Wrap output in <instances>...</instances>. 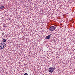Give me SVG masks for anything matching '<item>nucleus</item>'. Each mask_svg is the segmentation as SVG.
I'll list each match as a JSON object with an SVG mask.
<instances>
[{"label":"nucleus","instance_id":"1","mask_svg":"<svg viewBox=\"0 0 75 75\" xmlns=\"http://www.w3.org/2000/svg\"><path fill=\"white\" fill-rule=\"evenodd\" d=\"M0 46L1 49H3L6 47V45L4 42H2L0 44Z\"/></svg>","mask_w":75,"mask_h":75},{"label":"nucleus","instance_id":"2","mask_svg":"<svg viewBox=\"0 0 75 75\" xmlns=\"http://www.w3.org/2000/svg\"><path fill=\"white\" fill-rule=\"evenodd\" d=\"M55 28H56V27H54V26H52L49 29V30L50 31L52 32L53 31L55 30Z\"/></svg>","mask_w":75,"mask_h":75},{"label":"nucleus","instance_id":"3","mask_svg":"<svg viewBox=\"0 0 75 75\" xmlns=\"http://www.w3.org/2000/svg\"><path fill=\"white\" fill-rule=\"evenodd\" d=\"M48 71L50 73H52V72L54 71V68L50 67Z\"/></svg>","mask_w":75,"mask_h":75},{"label":"nucleus","instance_id":"4","mask_svg":"<svg viewBox=\"0 0 75 75\" xmlns=\"http://www.w3.org/2000/svg\"><path fill=\"white\" fill-rule=\"evenodd\" d=\"M50 38H51V35H49L48 36H47L45 38L46 39H50Z\"/></svg>","mask_w":75,"mask_h":75},{"label":"nucleus","instance_id":"5","mask_svg":"<svg viewBox=\"0 0 75 75\" xmlns=\"http://www.w3.org/2000/svg\"><path fill=\"white\" fill-rule=\"evenodd\" d=\"M4 8V6H2L1 7H0V10L1 9H2V8Z\"/></svg>","mask_w":75,"mask_h":75},{"label":"nucleus","instance_id":"6","mask_svg":"<svg viewBox=\"0 0 75 75\" xmlns=\"http://www.w3.org/2000/svg\"><path fill=\"white\" fill-rule=\"evenodd\" d=\"M3 41L4 42H6V40L5 39H4L3 40Z\"/></svg>","mask_w":75,"mask_h":75},{"label":"nucleus","instance_id":"7","mask_svg":"<svg viewBox=\"0 0 75 75\" xmlns=\"http://www.w3.org/2000/svg\"><path fill=\"white\" fill-rule=\"evenodd\" d=\"M24 75H28V74L27 73H25Z\"/></svg>","mask_w":75,"mask_h":75},{"label":"nucleus","instance_id":"8","mask_svg":"<svg viewBox=\"0 0 75 75\" xmlns=\"http://www.w3.org/2000/svg\"><path fill=\"white\" fill-rule=\"evenodd\" d=\"M4 35V33H2V35Z\"/></svg>","mask_w":75,"mask_h":75}]
</instances>
